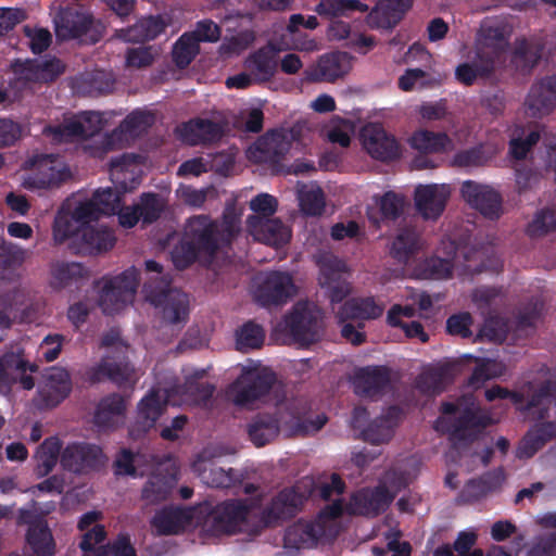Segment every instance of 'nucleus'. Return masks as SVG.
Listing matches in <instances>:
<instances>
[{
  "instance_id": "obj_1",
  "label": "nucleus",
  "mask_w": 556,
  "mask_h": 556,
  "mask_svg": "<svg viewBox=\"0 0 556 556\" xmlns=\"http://www.w3.org/2000/svg\"><path fill=\"white\" fill-rule=\"evenodd\" d=\"M144 265L148 273L156 275L144 285L147 301L161 309V318L165 325H184L189 315V296L170 287L172 278L168 274H163V266L160 263L150 260Z\"/></svg>"
},
{
  "instance_id": "obj_2",
  "label": "nucleus",
  "mask_w": 556,
  "mask_h": 556,
  "mask_svg": "<svg viewBox=\"0 0 556 556\" xmlns=\"http://www.w3.org/2000/svg\"><path fill=\"white\" fill-rule=\"evenodd\" d=\"M275 393L276 404H280L286 394L277 375L268 368H248L229 386L227 396L238 407L252 408L253 405Z\"/></svg>"
},
{
  "instance_id": "obj_3",
  "label": "nucleus",
  "mask_w": 556,
  "mask_h": 556,
  "mask_svg": "<svg viewBox=\"0 0 556 556\" xmlns=\"http://www.w3.org/2000/svg\"><path fill=\"white\" fill-rule=\"evenodd\" d=\"M155 123V115L149 110H135L119 125L102 138L89 142L86 149L92 157L102 159L108 153L124 149L143 136Z\"/></svg>"
},
{
  "instance_id": "obj_4",
  "label": "nucleus",
  "mask_w": 556,
  "mask_h": 556,
  "mask_svg": "<svg viewBox=\"0 0 556 556\" xmlns=\"http://www.w3.org/2000/svg\"><path fill=\"white\" fill-rule=\"evenodd\" d=\"M323 317V312L316 305L298 302L277 324L275 332L285 334L290 342L307 346L318 341Z\"/></svg>"
},
{
  "instance_id": "obj_5",
  "label": "nucleus",
  "mask_w": 556,
  "mask_h": 556,
  "mask_svg": "<svg viewBox=\"0 0 556 556\" xmlns=\"http://www.w3.org/2000/svg\"><path fill=\"white\" fill-rule=\"evenodd\" d=\"M104 127L103 115L99 112H84L66 118L56 126L45 128V134L55 143L83 140V149L89 154L86 146L103 136L96 135Z\"/></svg>"
},
{
  "instance_id": "obj_6",
  "label": "nucleus",
  "mask_w": 556,
  "mask_h": 556,
  "mask_svg": "<svg viewBox=\"0 0 556 556\" xmlns=\"http://www.w3.org/2000/svg\"><path fill=\"white\" fill-rule=\"evenodd\" d=\"M207 517L206 504L189 508L164 507L151 519V528L157 535H176L205 523Z\"/></svg>"
},
{
  "instance_id": "obj_7",
  "label": "nucleus",
  "mask_w": 556,
  "mask_h": 556,
  "mask_svg": "<svg viewBox=\"0 0 556 556\" xmlns=\"http://www.w3.org/2000/svg\"><path fill=\"white\" fill-rule=\"evenodd\" d=\"M296 288L292 276L286 271H262L254 278L253 299L263 307L285 305Z\"/></svg>"
},
{
  "instance_id": "obj_8",
  "label": "nucleus",
  "mask_w": 556,
  "mask_h": 556,
  "mask_svg": "<svg viewBox=\"0 0 556 556\" xmlns=\"http://www.w3.org/2000/svg\"><path fill=\"white\" fill-rule=\"evenodd\" d=\"M138 283L137 271L134 269L100 280L98 303L103 313L112 315L130 304L135 299Z\"/></svg>"
},
{
  "instance_id": "obj_9",
  "label": "nucleus",
  "mask_w": 556,
  "mask_h": 556,
  "mask_svg": "<svg viewBox=\"0 0 556 556\" xmlns=\"http://www.w3.org/2000/svg\"><path fill=\"white\" fill-rule=\"evenodd\" d=\"M55 34L59 39L83 38L85 42L96 43L104 35L105 26L91 14L72 9L62 10L54 18Z\"/></svg>"
},
{
  "instance_id": "obj_10",
  "label": "nucleus",
  "mask_w": 556,
  "mask_h": 556,
  "mask_svg": "<svg viewBox=\"0 0 556 556\" xmlns=\"http://www.w3.org/2000/svg\"><path fill=\"white\" fill-rule=\"evenodd\" d=\"M92 214L90 203H80V200L75 198L66 199L54 217L53 241L56 244H62L72 237L80 238L83 229L91 222Z\"/></svg>"
},
{
  "instance_id": "obj_11",
  "label": "nucleus",
  "mask_w": 556,
  "mask_h": 556,
  "mask_svg": "<svg viewBox=\"0 0 556 556\" xmlns=\"http://www.w3.org/2000/svg\"><path fill=\"white\" fill-rule=\"evenodd\" d=\"M27 164L30 173L23 180L27 190L55 189L71 176L63 160L54 155H36Z\"/></svg>"
},
{
  "instance_id": "obj_12",
  "label": "nucleus",
  "mask_w": 556,
  "mask_h": 556,
  "mask_svg": "<svg viewBox=\"0 0 556 556\" xmlns=\"http://www.w3.org/2000/svg\"><path fill=\"white\" fill-rule=\"evenodd\" d=\"M466 406L460 415L455 418L445 429L453 447L458 448L472 443L477 433L491 424V417L480 412L471 394L463 395Z\"/></svg>"
},
{
  "instance_id": "obj_13",
  "label": "nucleus",
  "mask_w": 556,
  "mask_h": 556,
  "mask_svg": "<svg viewBox=\"0 0 556 556\" xmlns=\"http://www.w3.org/2000/svg\"><path fill=\"white\" fill-rule=\"evenodd\" d=\"M208 245V217L197 215L188 219L181 241L172 251L177 269H185L198 257L199 251Z\"/></svg>"
},
{
  "instance_id": "obj_14",
  "label": "nucleus",
  "mask_w": 556,
  "mask_h": 556,
  "mask_svg": "<svg viewBox=\"0 0 556 556\" xmlns=\"http://www.w3.org/2000/svg\"><path fill=\"white\" fill-rule=\"evenodd\" d=\"M12 67L15 75L12 87L17 91L31 88L34 84L52 81L65 70L58 59L18 61Z\"/></svg>"
},
{
  "instance_id": "obj_15",
  "label": "nucleus",
  "mask_w": 556,
  "mask_h": 556,
  "mask_svg": "<svg viewBox=\"0 0 556 556\" xmlns=\"http://www.w3.org/2000/svg\"><path fill=\"white\" fill-rule=\"evenodd\" d=\"M168 396L164 390L152 389L137 404L136 417L129 428L132 439H140L155 428L167 408Z\"/></svg>"
},
{
  "instance_id": "obj_16",
  "label": "nucleus",
  "mask_w": 556,
  "mask_h": 556,
  "mask_svg": "<svg viewBox=\"0 0 556 556\" xmlns=\"http://www.w3.org/2000/svg\"><path fill=\"white\" fill-rule=\"evenodd\" d=\"M293 138L291 130H268L250 150L251 157L255 162L270 165L273 170L278 173L281 162L291 149Z\"/></svg>"
},
{
  "instance_id": "obj_17",
  "label": "nucleus",
  "mask_w": 556,
  "mask_h": 556,
  "mask_svg": "<svg viewBox=\"0 0 556 556\" xmlns=\"http://www.w3.org/2000/svg\"><path fill=\"white\" fill-rule=\"evenodd\" d=\"M41 304L34 302L23 290L0 294V328H10L13 321L33 323L38 319Z\"/></svg>"
},
{
  "instance_id": "obj_18",
  "label": "nucleus",
  "mask_w": 556,
  "mask_h": 556,
  "mask_svg": "<svg viewBox=\"0 0 556 556\" xmlns=\"http://www.w3.org/2000/svg\"><path fill=\"white\" fill-rule=\"evenodd\" d=\"M317 264L319 266V283L327 288L331 304H341L350 294L351 287L345 278L346 264L333 254L321 255Z\"/></svg>"
},
{
  "instance_id": "obj_19",
  "label": "nucleus",
  "mask_w": 556,
  "mask_h": 556,
  "mask_svg": "<svg viewBox=\"0 0 556 556\" xmlns=\"http://www.w3.org/2000/svg\"><path fill=\"white\" fill-rule=\"evenodd\" d=\"M140 372L127 362H116L111 356L103 357L100 363L89 367L85 378L91 383L110 380L121 389L132 390L138 382Z\"/></svg>"
},
{
  "instance_id": "obj_20",
  "label": "nucleus",
  "mask_w": 556,
  "mask_h": 556,
  "mask_svg": "<svg viewBox=\"0 0 556 556\" xmlns=\"http://www.w3.org/2000/svg\"><path fill=\"white\" fill-rule=\"evenodd\" d=\"M251 506L244 501H226L215 508L211 507V536L214 532L235 534L248 528V516Z\"/></svg>"
},
{
  "instance_id": "obj_21",
  "label": "nucleus",
  "mask_w": 556,
  "mask_h": 556,
  "mask_svg": "<svg viewBox=\"0 0 556 556\" xmlns=\"http://www.w3.org/2000/svg\"><path fill=\"white\" fill-rule=\"evenodd\" d=\"M231 132L230 124L228 122H218L215 112L211 110V170L223 177L233 174L239 148L230 144L227 149L217 151L216 143L230 137Z\"/></svg>"
},
{
  "instance_id": "obj_22",
  "label": "nucleus",
  "mask_w": 556,
  "mask_h": 556,
  "mask_svg": "<svg viewBox=\"0 0 556 556\" xmlns=\"http://www.w3.org/2000/svg\"><path fill=\"white\" fill-rule=\"evenodd\" d=\"M460 193L463 199L484 217L494 220L502 215V195L492 187L466 180L462 185Z\"/></svg>"
},
{
  "instance_id": "obj_23",
  "label": "nucleus",
  "mask_w": 556,
  "mask_h": 556,
  "mask_svg": "<svg viewBox=\"0 0 556 556\" xmlns=\"http://www.w3.org/2000/svg\"><path fill=\"white\" fill-rule=\"evenodd\" d=\"M241 229V213L237 212L235 202L226 204L220 220H211V271L217 250L230 247Z\"/></svg>"
},
{
  "instance_id": "obj_24",
  "label": "nucleus",
  "mask_w": 556,
  "mask_h": 556,
  "mask_svg": "<svg viewBox=\"0 0 556 556\" xmlns=\"http://www.w3.org/2000/svg\"><path fill=\"white\" fill-rule=\"evenodd\" d=\"M363 144L371 157L389 162L400 157V144L395 137L379 124H369L362 129Z\"/></svg>"
},
{
  "instance_id": "obj_25",
  "label": "nucleus",
  "mask_w": 556,
  "mask_h": 556,
  "mask_svg": "<svg viewBox=\"0 0 556 556\" xmlns=\"http://www.w3.org/2000/svg\"><path fill=\"white\" fill-rule=\"evenodd\" d=\"M509 33L505 23L497 18L482 21L477 34L475 52H483L492 58L494 64L508 46Z\"/></svg>"
},
{
  "instance_id": "obj_26",
  "label": "nucleus",
  "mask_w": 556,
  "mask_h": 556,
  "mask_svg": "<svg viewBox=\"0 0 556 556\" xmlns=\"http://www.w3.org/2000/svg\"><path fill=\"white\" fill-rule=\"evenodd\" d=\"M280 50L273 42H267L251 52L243 61V68L250 71L256 85L271 81L279 67Z\"/></svg>"
},
{
  "instance_id": "obj_27",
  "label": "nucleus",
  "mask_w": 556,
  "mask_h": 556,
  "mask_svg": "<svg viewBox=\"0 0 556 556\" xmlns=\"http://www.w3.org/2000/svg\"><path fill=\"white\" fill-rule=\"evenodd\" d=\"M144 159L135 153H124L111 160L110 177L116 188L124 192L134 190L139 184Z\"/></svg>"
},
{
  "instance_id": "obj_28",
  "label": "nucleus",
  "mask_w": 556,
  "mask_h": 556,
  "mask_svg": "<svg viewBox=\"0 0 556 556\" xmlns=\"http://www.w3.org/2000/svg\"><path fill=\"white\" fill-rule=\"evenodd\" d=\"M526 106L534 118L548 115L556 109V75H547L532 84Z\"/></svg>"
},
{
  "instance_id": "obj_29",
  "label": "nucleus",
  "mask_w": 556,
  "mask_h": 556,
  "mask_svg": "<svg viewBox=\"0 0 556 556\" xmlns=\"http://www.w3.org/2000/svg\"><path fill=\"white\" fill-rule=\"evenodd\" d=\"M448 198L450 188L446 185H419L414 193L416 210L425 219L432 220L442 215Z\"/></svg>"
},
{
  "instance_id": "obj_30",
  "label": "nucleus",
  "mask_w": 556,
  "mask_h": 556,
  "mask_svg": "<svg viewBox=\"0 0 556 556\" xmlns=\"http://www.w3.org/2000/svg\"><path fill=\"white\" fill-rule=\"evenodd\" d=\"M105 460L99 446L74 443L67 445L61 454V464L64 468L83 472L101 466Z\"/></svg>"
},
{
  "instance_id": "obj_31",
  "label": "nucleus",
  "mask_w": 556,
  "mask_h": 556,
  "mask_svg": "<svg viewBox=\"0 0 556 556\" xmlns=\"http://www.w3.org/2000/svg\"><path fill=\"white\" fill-rule=\"evenodd\" d=\"M247 225L254 238L267 245L279 248L291 239V230L279 218L248 216Z\"/></svg>"
},
{
  "instance_id": "obj_32",
  "label": "nucleus",
  "mask_w": 556,
  "mask_h": 556,
  "mask_svg": "<svg viewBox=\"0 0 556 556\" xmlns=\"http://www.w3.org/2000/svg\"><path fill=\"white\" fill-rule=\"evenodd\" d=\"M353 58L343 51H334L319 58L316 70L306 72L309 81L332 83L348 74L352 67Z\"/></svg>"
},
{
  "instance_id": "obj_33",
  "label": "nucleus",
  "mask_w": 556,
  "mask_h": 556,
  "mask_svg": "<svg viewBox=\"0 0 556 556\" xmlns=\"http://www.w3.org/2000/svg\"><path fill=\"white\" fill-rule=\"evenodd\" d=\"M72 391V380L68 371L62 367H52L45 375L39 396L47 407L56 406Z\"/></svg>"
},
{
  "instance_id": "obj_34",
  "label": "nucleus",
  "mask_w": 556,
  "mask_h": 556,
  "mask_svg": "<svg viewBox=\"0 0 556 556\" xmlns=\"http://www.w3.org/2000/svg\"><path fill=\"white\" fill-rule=\"evenodd\" d=\"M325 534L324 527L314 521L299 520L289 526L283 535V546L287 549L311 548L317 545Z\"/></svg>"
},
{
  "instance_id": "obj_35",
  "label": "nucleus",
  "mask_w": 556,
  "mask_h": 556,
  "mask_svg": "<svg viewBox=\"0 0 556 556\" xmlns=\"http://www.w3.org/2000/svg\"><path fill=\"white\" fill-rule=\"evenodd\" d=\"M208 40V23L200 22L192 31L185 33L173 48V61L180 67H187L200 50V42Z\"/></svg>"
},
{
  "instance_id": "obj_36",
  "label": "nucleus",
  "mask_w": 556,
  "mask_h": 556,
  "mask_svg": "<svg viewBox=\"0 0 556 556\" xmlns=\"http://www.w3.org/2000/svg\"><path fill=\"white\" fill-rule=\"evenodd\" d=\"M355 389L362 395L375 397L391 386V374L386 366H367L355 374Z\"/></svg>"
},
{
  "instance_id": "obj_37",
  "label": "nucleus",
  "mask_w": 556,
  "mask_h": 556,
  "mask_svg": "<svg viewBox=\"0 0 556 556\" xmlns=\"http://www.w3.org/2000/svg\"><path fill=\"white\" fill-rule=\"evenodd\" d=\"M393 500L394 494L384 485H378L374 489H362L352 497L358 514L370 517H376L383 513Z\"/></svg>"
},
{
  "instance_id": "obj_38",
  "label": "nucleus",
  "mask_w": 556,
  "mask_h": 556,
  "mask_svg": "<svg viewBox=\"0 0 556 556\" xmlns=\"http://www.w3.org/2000/svg\"><path fill=\"white\" fill-rule=\"evenodd\" d=\"M397 406H390L362 430V438L370 444H382L391 440L401 417Z\"/></svg>"
},
{
  "instance_id": "obj_39",
  "label": "nucleus",
  "mask_w": 556,
  "mask_h": 556,
  "mask_svg": "<svg viewBox=\"0 0 556 556\" xmlns=\"http://www.w3.org/2000/svg\"><path fill=\"white\" fill-rule=\"evenodd\" d=\"M302 505V496L293 489L281 490L263 509L262 517L266 523L290 519Z\"/></svg>"
},
{
  "instance_id": "obj_40",
  "label": "nucleus",
  "mask_w": 556,
  "mask_h": 556,
  "mask_svg": "<svg viewBox=\"0 0 556 556\" xmlns=\"http://www.w3.org/2000/svg\"><path fill=\"white\" fill-rule=\"evenodd\" d=\"M384 311L374 296L353 298L340 305L336 313L339 323L348 320H370L379 318Z\"/></svg>"
},
{
  "instance_id": "obj_41",
  "label": "nucleus",
  "mask_w": 556,
  "mask_h": 556,
  "mask_svg": "<svg viewBox=\"0 0 556 556\" xmlns=\"http://www.w3.org/2000/svg\"><path fill=\"white\" fill-rule=\"evenodd\" d=\"M496 64L492 58L481 52H475L470 62H463L455 68V79L466 86H472L477 79H489L495 73Z\"/></svg>"
},
{
  "instance_id": "obj_42",
  "label": "nucleus",
  "mask_w": 556,
  "mask_h": 556,
  "mask_svg": "<svg viewBox=\"0 0 556 556\" xmlns=\"http://www.w3.org/2000/svg\"><path fill=\"white\" fill-rule=\"evenodd\" d=\"M126 410V399L121 394L112 393L99 402L93 421L101 429H113L123 422Z\"/></svg>"
},
{
  "instance_id": "obj_43",
  "label": "nucleus",
  "mask_w": 556,
  "mask_h": 556,
  "mask_svg": "<svg viewBox=\"0 0 556 556\" xmlns=\"http://www.w3.org/2000/svg\"><path fill=\"white\" fill-rule=\"evenodd\" d=\"M414 0H379L370 12V21L382 29L394 28L413 7Z\"/></svg>"
},
{
  "instance_id": "obj_44",
  "label": "nucleus",
  "mask_w": 556,
  "mask_h": 556,
  "mask_svg": "<svg viewBox=\"0 0 556 556\" xmlns=\"http://www.w3.org/2000/svg\"><path fill=\"white\" fill-rule=\"evenodd\" d=\"M168 22L163 16H147L135 25L116 31V37L129 41L140 42L155 39L167 27Z\"/></svg>"
},
{
  "instance_id": "obj_45",
  "label": "nucleus",
  "mask_w": 556,
  "mask_h": 556,
  "mask_svg": "<svg viewBox=\"0 0 556 556\" xmlns=\"http://www.w3.org/2000/svg\"><path fill=\"white\" fill-rule=\"evenodd\" d=\"M555 438L556 422L544 421L536 424L523 437L517 450V456L519 458H530Z\"/></svg>"
},
{
  "instance_id": "obj_46",
  "label": "nucleus",
  "mask_w": 556,
  "mask_h": 556,
  "mask_svg": "<svg viewBox=\"0 0 556 556\" xmlns=\"http://www.w3.org/2000/svg\"><path fill=\"white\" fill-rule=\"evenodd\" d=\"M36 371L37 366L23 357L22 351L10 352L0 357V393H7L16 380V372Z\"/></svg>"
},
{
  "instance_id": "obj_47",
  "label": "nucleus",
  "mask_w": 556,
  "mask_h": 556,
  "mask_svg": "<svg viewBox=\"0 0 556 556\" xmlns=\"http://www.w3.org/2000/svg\"><path fill=\"white\" fill-rule=\"evenodd\" d=\"M116 242L113 231L104 226L88 225L80 236V249L87 253H100L111 250Z\"/></svg>"
},
{
  "instance_id": "obj_48",
  "label": "nucleus",
  "mask_w": 556,
  "mask_h": 556,
  "mask_svg": "<svg viewBox=\"0 0 556 556\" xmlns=\"http://www.w3.org/2000/svg\"><path fill=\"white\" fill-rule=\"evenodd\" d=\"M248 434L255 446H265L279 434V420L274 415L258 414L249 424Z\"/></svg>"
},
{
  "instance_id": "obj_49",
  "label": "nucleus",
  "mask_w": 556,
  "mask_h": 556,
  "mask_svg": "<svg viewBox=\"0 0 556 556\" xmlns=\"http://www.w3.org/2000/svg\"><path fill=\"white\" fill-rule=\"evenodd\" d=\"M420 249V233L415 226L401 228L393 240L391 255L400 263L408 260Z\"/></svg>"
},
{
  "instance_id": "obj_50",
  "label": "nucleus",
  "mask_w": 556,
  "mask_h": 556,
  "mask_svg": "<svg viewBox=\"0 0 556 556\" xmlns=\"http://www.w3.org/2000/svg\"><path fill=\"white\" fill-rule=\"evenodd\" d=\"M409 144L420 153H440L452 147V139L445 132L427 129L416 130L409 138Z\"/></svg>"
},
{
  "instance_id": "obj_51",
  "label": "nucleus",
  "mask_w": 556,
  "mask_h": 556,
  "mask_svg": "<svg viewBox=\"0 0 556 556\" xmlns=\"http://www.w3.org/2000/svg\"><path fill=\"white\" fill-rule=\"evenodd\" d=\"M51 286L62 289L86 278L87 271L79 263L58 261L51 264Z\"/></svg>"
},
{
  "instance_id": "obj_52",
  "label": "nucleus",
  "mask_w": 556,
  "mask_h": 556,
  "mask_svg": "<svg viewBox=\"0 0 556 556\" xmlns=\"http://www.w3.org/2000/svg\"><path fill=\"white\" fill-rule=\"evenodd\" d=\"M116 189L106 188L94 192L93 197L88 200H80V203H90L93 214L91 220L97 219L101 214L111 215L119 210L122 199L121 192Z\"/></svg>"
},
{
  "instance_id": "obj_53",
  "label": "nucleus",
  "mask_w": 556,
  "mask_h": 556,
  "mask_svg": "<svg viewBox=\"0 0 556 556\" xmlns=\"http://www.w3.org/2000/svg\"><path fill=\"white\" fill-rule=\"evenodd\" d=\"M506 369V365L503 362L490 358L478 359L477 365L468 378V386L478 389L485 381L504 376Z\"/></svg>"
},
{
  "instance_id": "obj_54",
  "label": "nucleus",
  "mask_w": 556,
  "mask_h": 556,
  "mask_svg": "<svg viewBox=\"0 0 556 556\" xmlns=\"http://www.w3.org/2000/svg\"><path fill=\"white\" fill-rule=\"evenodd\" d=\"M61 444L56 438L46 439L35 455L37 460L36 472L39 477L47 476L55 466L60 454Z\"/></svg>"
},
{
  "instance_id": "obj_55",
  "label": "nucleus",
  "mask_w": 556,
  "mask_h": 556,
  "mask_svg": "<svg viewBox=\"0 0 556 556\" xmlns=\"http://www.w3.org/2000/svg\"><path fill=\"white\" fill-rule=\"evenodd\" d=\"M27 542L36 554L52 555L54 553L55 545L52 534L42 521L30 525Z\"/></svg>"
},
{
  "instance_id": "obj_56",
  "label": "nucleus",
  "mask_w": 556,
  "mask_h": 556,
  "mask_svg": "<svg viewBox=\"0 0 556 556\" xmlns=\"http://www.w3.org/2000/svg\"><path fill=\"white\" fill-rule=\"evenodd\" d=\"M265 339L264 329L254 321H248L236 332L237 349L242 352L258 349Z\"/></svg>"
},
{
  "instance_id": "obj_57",
  "label": "nucleus",
  "mask_w": 556,
  "mask_h": 556,
  "mask_svg": "<svg viewBox=\"0 0 556 556\" xmlns=\"http://www.w3.org/2000/svg\"><path fill=\"white\" fill-rule=\"evenodd\" d=\"M552 380H545L533 392L526 402L525 407H520L521 412L538 410L536 419L543 420L548 417V406L552 404L551 391L553 390Z\"/></svg>"
},
{
  "instance_id": "obj_58",
  "label": "nucleus",
  "mask_w": 556,
  "mask_h": 556,
  "mask_svg": "<svg viewBox=\"0 0 556 556\" xmlns=\"http://www.w3.org/2000/svg\"><path fill=\"white\" fill-rule=\"evenodd\" d=\"M173 484V476L163 477L161 475H153L142 489V498L147 504H155L164 501L168 496Z\"/></svg>"
},
{
  "instance_id": "obj_59",
  "label": "nucleus",
  "mask_w": 556,
  "mask_h": 556,
  "mask_svg": "<svg viewBox=\"0 0 556 556\" xmlns=\"http://www.w3.org/2000/svg\"><path fill=\"white\" fill-rule=\"evenodd\" d=\"M353 11L365 13L368 5L358 0H319L316 5V12L320 15L341 16Z\"/></svg>"
},
{
  "instance_id": "obj_60",
  "label": "nucleus",
  "mask_w": 556,
  "mask_h": 556,
  "mask_svg": "<svg viewBox=\"0 0 556 556\" xmlns=\"http://www.w3.org/2000/svg\"><path fill=\"white\" fill-rule=\"evenodd\" d=\"M448 376L446 369L431 368L421 372L417 378L418 389L426 394H439L444 391Z\"/></svg>"
},
{
  "instance_id": "obj_61",
  "label": "nucleus",
  "mask_w": 556,
  "mask_h": 556,
  "mask_svg": "<svg viewBox=\"0 0 556 556\" xmlns=\"http://www.w3.org/2000/svg\"><path fill=\"white\" fill-rule=\"evenodd\" d=\"M113 85L114 78L110 72L97 70L81 76V88L91 96L110 92Z\"/></svg>"
},
{
  "instance_id": "obj_62",
  "label": "nucleus",
  "mask_w": 556,
  "mask_h": 556,
  "mask_svg": "<svg viewBox=\"0 0 556 556\" xmlns=\"http://www.w3.org/2000/svg\"><path fill=\"white\" fill-rule=\"evenodd\" d=\"M175 132L182 142L195 146L206 139L208 123L205 119H193L179 125Z\"/></svg>"
},
{
  "instance_id": "obj_63",
  "label": "nucleus",
  "mask_w": 556,
  "mask_h": 556,
  "mask_svg": "<svg viewBox=\"0 0 556 556\" xmlns=\"http://www.w3.org/2000/svg\"><path fill=\"white\" fill-rule=\"evenodd\" d=\"M454 268L451 258L431 256L419 265L420 274L426 279H447L452 276Z\"/></svg>"
},
{
  "instance_id": "obj_64",
  "label": "nucleus",
  "mask_w": 556,
  "mask_h": 556,
  "mask_svg": "<svg viewBox=\"0 0 556 556\" xmlns=\"http://www.w3.org/2000/svg\"><path fill=\"white\" fill-rule=\"evenodd\" d=\"M554 230H556V212L542 208L528 224L526 232L531 238H540Z\"/></svg>"
}]
</instances>
